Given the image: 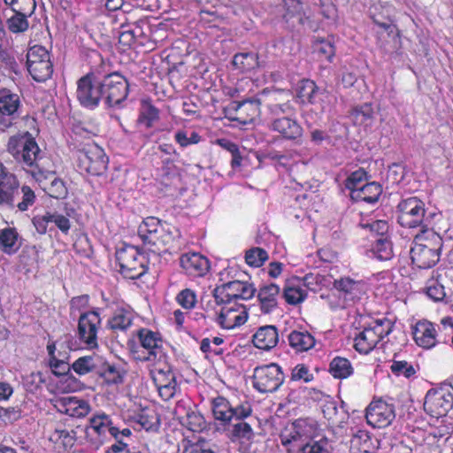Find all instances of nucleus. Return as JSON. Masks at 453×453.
I'll return each mask as SVG.
<instances>
[{
	"instance_id": "33",
	"label": "nucleus",
	"mask_w": 453,
	"mask_h": 453,
	"mask_svg": "<svg viewBox=\"0 0 453 453\" xmlns=\"http://www.w3.org/2000/svg\"><path fill=\"white\" fill-rule=\"evenodd\" d=\"M381 194V187L376 182H370L361 186L359 188L352 190L350 196L357 201L366 203H374L378 201Z\"/></svg>"
},
{
	"instance_id": "61",
	"label": "nucleus",
	"mask_w": 453,
	"mask_h": 453,
	"mask_svg": "<svg viewBox=\"0 0 453 453\" xmlns=\"http://www.w3.org/2000/svg\"><path fill=\"white\" fill-rule=\"evenodd\" d=\"M251 414V407L250 404H241L237 407H233V418L242 419L249 417Z\"/></svg>"
},
{
	"instance_id": "39",
	"label": "nucleus",
	"mask_w": 453,
	"mask_h": 453,
	"mask_svg": "<svg viewBox=\"0 0 453 453\" xmlns=\"http://www.w3.org/2000/svg\"><path fill=\"white\" fill-rule=\"evenodd\" d=\"M33 12H26V8L15 9L14 15L8 19L7 25L9 30L13 33L23 32L27 29L28 22L27 16Z\"/></svg>"
},
{
	"instance_id": "56",
	"label": "nucleus",
	"mask_w": 453,
	"mask_h": 453,
	"mask_svg": "<svg viewBox=\"0 0 453 453\" xmlns=\"http://www.w3.org/2000/svg\"><path fill=\"white\" fill-rule=\"evenodd\" d=\"M366 173L360 169L351 173V175L346 180V188L350 190L359 188L361 186L359 184L365 179Z\"/></svg>"
},
{
	"instance_id": "43",
	"label": "nucleus",
	"mask_w": 453,
	"mask_h": 453,
	"mask_svg": "<svg viewBox=\"0 0 453 453\" xmlns=\"http://www.w3.org/2000/svg\"><path fill=\"white\" fill-rule=\"evenodd\" d=\"M286 302L291 305L303 303L307 297V291L300 285L288 283L283 291Z\"/></svg>"
},
{
	"instance_id": "53",
	"label": "nucleus",
	"mask_w": 453,
	"mask_h": 453,
	"mask_svg": "<svg viewBox=\"0 0 453 453\" xmlns=\"http://www.w3.org/2000/svg\"><path fill=\"white\" fill-rule=\"evenodd\" d=\"M50 440L56 443L60 442L66 447L73 444L74 436L65 429H56L50 435Z\"/></svg>"
},
{
	"instance_id": "30",
	"label": "nucleus",
	"mask_w": 453,
	"mask_h": 453,
	"mask_svg": "<svg viewBox=\"0 0 453 453\" xmlns=\"http://www.w3.org/2000/svg\"><path fill=\"white\" fill-rule=\"evenodd\" d=\"M180 265L188 274L197 277L205 275L211 268L207 257H180Z\"/></svg>"
},
{
	"instance_id": "34",
	"label": "nucleus",
	"mask_w": 453,
	"mask_h": 453,
	"mask_svg": "<svg viewBox=\"0 0 453 453\" xmlns=\"http://www.w3.org/2000/svg\"><path fill=\"white\" fill-rule=\"evenodd\" d=\"M288 340L291 348L297 352L307 351L315 345L314 337L307 331H292Z\"/></svg>"
},
{
	"instance_id": "15",
	"label": "nucleus",
	"mask_w": 453,
	"mask_h": 453,
	"mask_svg": "<svg viewBox=\"0 0 453 453\" xmlns=\"http://www.w3.org/2000/svg\"><path fill=\"white\" fill-rule=\"evenodd\" d=\"M453 406V395L444 388L430 389L425 397L424 409L432 417L445 416Z\"/></svg>"
},
{
	"instance_id": "9",
	"label": "nucleus",
	"mask_w": 453,
	"mask_h": 453,
	"mask_svg": "<svg viewBox=\"0 0 453 453\" xmlns=\"http://www.w3.org/2000/svg\"><path fill=\"white\" fill-rule=\"evenodd\" d=\"M391 330L392 324L389 320H376L355 337L356 350L359 353L368 354L380 340L389 334Z\"/></svg>"
},
{
	"instance_id": "60",
	"label": "nucleus",
	"mask_w": 453,
	"mask_h": 453,
	"mask_svg": "<svg viewBox=\"0 0 453 453\" xmlns=\"http://www.w3.org/2000/svg\"><path fill=\"white\" fill-rule=\"evenodd\" d=\"M303 285L307 288L315 291L320 282L319 274L308 273L302 278Z\"/></svg>"
},
{
	"instance_id": "63",
	"label": "nucleus",
	"mask_w": 453,
	"mask_h": 453,
	"mask_svg": "<svg viewBox=\"0 0 453 453\" xmlns=\"http://www.w3.org/2000/svg\"><path fill=\"white\" fill-rule=\"evenodd\" d=\"M136 35L134 29L125 30L119 36V42L126 46H130L135 41Z\"/></svg>"
},
{
	"instance_id": "19",
	"label": "nucleus",
	"mask_w": 453,
	"mask_h": 453,
	"mask_svg": "<svg viewBox=\"0 0 453 453\" xmlns=\"http://www.w3.org/2000/svg\"><path fill=\"white\" fill-rule=\"evenodd\" d=\"M103 96L102 81H95L93 75L87 74L77 82V98L86 107L98 104Z\"/></svg>"
},
{
	"instance_id": "29",
	"label": "nucleus",
	"mask_w": 453,
	"mask_h": 453,
	"mask_svg": "<svg viewBox=\"0 0 453 453\" xmlns=\"http://www.w3.org/2000/svg\"><path fill=\"white\" fill-rule=\"evenodd\" d=\"M319 96L318 87L311 80H303L297 86V96L303 104H311L314 105V111H323L324 106L319 104L317 97Z\"/></svg>"
},
{
	"instance_id": "38",
	"label": "nucleus",
	"mask_w": 453,
	"mask_h": 453,
	"mask_svg": "<svg viewBox=\"0 0 453 453\" xmlns=\"http://www.w3.org/2000/svg\"><path fill=\"white\" fill-rule=\"evenodd\" d=\"M0 244L4 252H16L20 246L16 229L11 227L3 229L0 232Z\"/></svg>"
},
{
	"instance_id": "1",
	"label": "nucleus",
	"mask_w": 453,
	"mask_h": 453,
	"mask_svg": "<svg viewBox=\"0 0 453 453\" xmlns=\"http://www.w3.org/2000/svg\"><path fill=\"white\" fill-rule=\"evenodd\" d=\"M138 234L142 240L141 249L123 243L121 247L118 248L117 253H131L135 250L139 254L157 253L159 255L164 252L162 248L173 240L170 225L155 217H148L143 219L138 227Z\"/></svg>"
},
{
	"instance_id": "50",
	"label": "nucleus",
	"mask_w": 453,
	"mask_h": 453,
	"mask_svg": "<svg viewBox=\"0 0 453 453\" xmlns=\"http://www.w3.org/2000/svg\"><path fill=\"white\" fill-rule=\"evenodd\" d=\"M21 201L18 202L16 206L20 211H26L35 202V192L28 186H23L19 191Z\"/></svg>"
},
{
	"instance_id": "12",
	"label": "nucleus",
	"mask_w": 453,
	"mask_h": 453,
	"mask_svg": "<svg viewBox=\"0 0 453 453\" xmlns=\"http://www.w3.org/2000/svg\"><path fill=\"white\" fill-rule=\"evenodd\" d=\"M79 167L92 174L102 175L108 165V157L104 150L96 143H89L79 150Z\"/></svg>"
},
{
	"instance_id": "41",
	"label": "nucleus",
	"mask_w": 453,
	"mask_h": 453,
	"mask_svg": "<svg viewBox=\"0 0 453 453\" xmlns=\"http://www.w3.org/2000/svg\"><path fill=\"white\" fill-rule=\"evenodd\" d=\"M100 360L93 356H84L75 360L73 365V370L79 375H85L95 372L98 368Z\"/></svg>"
},
{
	"instance_id": "16",
	"label": "nucleus",
	"mask_w": 453,
	"mask_h": 453,
	"mask_svg": "<svg viewBox=\"0 0 453 453\" xmlns=\"http://www.w3.org/2000/svg\"><path fill=\"white\" fill-rule=\"evenodd\" d=\"M21 105L19 96L4 89L0 92V129L5 131L12 127L19 119Z\"/></svg>"
},
{
	"instance_id": "32",
	"label": "nucleus",
	"mask_w": 453,
	"mask_h": 453,
	"mask_svg": "<svg viewBox=\"0 0 453 453\" xmlns=\"http://www.w3.org/2000/svg\"><path fill=\"white\" fill-rule=\"evenodd\" d=\"M272 127L286 139L294 140L302 135V127L296 121L288 118L275 119L272 124Z\"/></svg>"
},
{
	"instance_id": "17",
	"label": "nucleus",
	"mask_w": 453,
	"mask_h": 453,
	"mask_svg": "<svg viewBox=\"0 0 453 453\" xmlns=\"http://www.w3.org/2000/svg\"><path fill=\"white\" fill-rule=\"evenodd\" d=\"M365 418L372 427H387L395 418V406L383 400L372 401L366 408Z\"/></svg>"
},
{
	"instance_id": "35",
	"label": "nucleus",
	"mask_w": 453,
	"mask_h": 453,
	"mask_svg": "<svg viewBox=\"0 0 453 453\" xmlns=\"http://www.w3.org/2000/svg\"><path fill=\"white\" fill-rule=\"evenodd\" d=\"M211 410L215 419L224 424L229 423L233 418V406L223 396H218L211 400Z\"/></svg>"
},
{
	"instance_id": "11",
	"label": "nucleus",
	"mask_w": 453,
	"mask_h": 453,
	"mask_svg": "<svg viewBox=\"0 0 453 453\" xmlns=\"http://www.w3.org/2000/svg\"><path fill=\"white\" fill-rule=\"evenodd\" d=\"M284 379L281 367L275 363H271L255 368L253 386L261 393H273L283 384Z\"/></svg>"
},
{
	"instance_id": "64",
	"label": "nucleus",
	"mask_w": 453,
	"mask_h": 453,
	"mask_svg": "<svg viewBox=\"0 0 453 453\" xmlns=\"http://www.w3.org/2000/svg\"><path fill=\"white\" fill-rule=\"evenodd\" d=\"M117 441L111 446L107 453H129L130 449L121 440L116 439Z\"/></svg>"
},
{
	"instance_id": "36",
	"label": "nucleus",
	"mask_w": 453,
	"mask_h": 453,
	"mask_svg": "<svg viewBox=\"0 0 453 453\" xmlns=\"http://www.w3.org/2000/svg\"><path fill=\"white\" fill-rule=\"evenodd\" d=\"M232 64L242 73H249L260 66L257 55L251 52L235 54Z\"/></svg>"
},
{
	"instance_id": "23",
	"label": "nucleus",
	"mask_w": 453,
	"mask_h": 453,
	"mask_svg": "<svg viewBox=\"0 0 453 453\" xmlns=\"http://www.w3.org/2000/svg\"><path fill=\"white\" fill-rule=\"evenodd\" d=\"M441 248V240L434 231L427 227V232L423 229L415 235L411 253L414 255L434 253L439 255Z\"/></svg>"
},
{
	"instance_id": "62",
	"label": "nucleus",
	"mask_w": 453,
	"mask_h": 453,
	"mask_svg": "<svg viewBox=\"0 0 453 453\" xmlns=\"http://www.w3.org/2000/svg\"><path fill=\"white\" fill-rule=\"evenodd\" d=\"M391 251L390 242L387 238L380 237L376 240V243L372 248L373 253Z\"/></svg>"
},
{
	"instance_id": "58",
	"label": "nucleus",
	"mask_w": 453,
	"mask_h": 453,
	"mask_svg": "<svg viewBox=\"0 0 453 453\" xmlns=\"http://www.w3.org/2000/svg\"><path fill=\"white\" fill-rule=\"evenodd\" d=\"M46 219H50V222L56 224V226L63 232H67L70 228L69 219L60 214H46Z\"/></svg>"
},
{
	"instance_id": "18",
	"label": "nucleus",
	"mask_w": 453,
	"mask_h": 453,
	"mask_svg": "<svg viewBox=\"0 0 453 453\" xmlns=\"http://www.w3.org/2000/svg\"><path fill=\"white\" fill-rule=\"evenodd\" d=\"M101 326V319L96 311L81 314L78 323V336L88 349L97 347V334Z\"/></svg>"
},
{
	"instance_id": "48",
	"label": "nucleus",
	"mask_w": 453,
	"mask_h": 453,
	"mask_svg": "<svg viewBox=\"0 0 453 453\" xmlns=\"http://www.w3.org/2000/svg\"><path fill=\"white\" fill-rule=\"evenodd\" d=\"M137 422L147 431L157 429L159 426V419L156 413L145 410L138 414Z\"/></svg>"
},
{
	"instance_id": "28",
	"label": "nucleus",
	"mask_w": 453,
	"mask_h": 453,
	"mask_svg": "<svg viewBox=\"0 0 453 453\" xmlns=\"http://www.w3.org/2000/svg\"><path fill=\"white\" fill-rule=\"evenodd\" d=\"M279 294L280 288L276 284L272 283L260 288L257 298L263 313L268 314L277 307Z\"/></svg>"
},
{
	"instance_id": "6",
	"label": "nucleus",
	"mask_w": 453,
	"mask_h": 453,
	"mask_svg": "<svg viewBox=\"0 0 453 453\" xmlns=\"http://www.w3.org/2000/svg\"><path fill=\"white\" fill-rule=\"evenodd\" d=\"M320 435V428L315 420L298 418L281 431L280 438L283 446L295 448Z\"/></svg>"
},
{
	"instance_id": "31",
	"label": "nucleus",
	"mask_w": 453,
	"mask_h": 453,
	"mask_svg": "<svg viewBox=\"0 0 453 453\" xmlns=\"http://www.w3.org/2000/svg\"><path fill=\"white\" fill-rule=\"evenodd\" d=\"M134 319V313L129 307H119L108 321L112 330L125 331L129 328Z\"/></svg>"
},
{
	"instance_id": "44",
	"label": "nucleus",
	"mask_w": 453,
	"mask_h": 453,
	"mask_svg": "<svg viewBox=\"0 0 453 453\" xmlns=\"http://www.w3.org/2000/svg\"><path fill=\"white\" fill-rule=\"evenodd\" d=\"M374 111L370 104L356 107L351 112V118L356 125L368 126L372 122Z\"/></svg>"
},
{
	"instance_id": "46",
	"label": "nucleus",
	"mask_w": 453,
	"mask_h": 453,
	"mask_svg": "<svg viewBox=\"0 0 453 453\" xmlns=\"http://www.w3.org/2000/svg\"><path fill=\"white\" fill-rule=\"evenodd\" d=\"M182 425L192 432H201L206 427L204 418L196 411H188L183 418Z\"/></svg>"
},
{
	"instance_id": "20",
	"label": "nucleus",
	"mask_w": 453,
	"mask_h": 453,
	"mask_svg": "<svg viewBox=\"0 0 453 453\" xmlns=\"http://www.w3.org/2000/svg\"><path fill=\"white\" fill-rule=\"evenodd\" d=\"M222 304L217 317V322L222 328L234 329L247 321L248 312L243 304L239 303Z\"/></svg>"
},
{
	"instance_id": "54",
	"label": "nucleus",
	"mask_w": 453,
	"mask_h": 453,
	"mask_svg": "<svg viewBox=\"0 0 453 453\" xmlns=\"http://www.w3.org/2000/svg\"><path fill=\"white\" fill-rule=\"evenodd\" d=\"M291 380L295 381L303 380L304 382H310L313 380V375L310 372L306 365L299 364L293 368Z\"/></svg>"
},
{
	"instance_id": "26",
	"label": "nucleus",
	"mask_w": 453,
	"mask_h": 453,
	"mask_svg": "<svg viewBox=\"0 0 453 453\" xmlns=\"http://www.w3.org/2000/svg\"><path fill=\"white\" fill-rule=\"evenodd\" d=\"M117 257V260L120 268V273L129 279H138L142 276L146 271L145 257Z\"/></svg>"
},
{
	"instance_id": "21",
	"label": "nucleus",
	"mask_w": 453,
	"mask_h": 453,
	"mask_svg": "<svg viewBox=\"0 0 453 453\" xmlns=\"http://www.w3.org/2000/svg\"><path fill=\"white\" fill-rule=\"evenodd\" d=\"M33 178L39 183L42 188L54 198H64L67 195V188L64 181L57 177L56 173L48 170L33 171Z\"/></svg>"
},
{
	"instance_id": "24",
	"label": "nucleus",
	"mask_w": 453,
	"mask_h": 453,
	"mask_svg": "<svg viewBox=\"0 0 453 453\" xmlns=\"http://www.w3.org/2000/svg\"><path fill=\"white\" fill-rule=\"evenodd\" d=\"M19 181L15 175L4 170L0 177V204L6 203L14 206L19 196Z\"/></svg>"
},
{
	"instance_id": "7",
	"label": "nucleus",
	"mask_w": 453,
	"mask_h": 453,
	"mask_svg": "<svg viewBox=\"0 0 453 453\" xmlns=\"http://www.w3.org/2000/svg\"><path fill=\"white\" fill-rule=\"evenodd\" d=\"M150 376L164 401L171 400L178 390L176 377L168 362V357L151 364Z\"/></svg>"
},
{
	"instance_id": "22",
	"label": "nucleus",
	"mask_w": 453,
	"mask_h": 453,
	"mask_svg": "<svg viewBox=\"0 0 453 453\" xmlns=\"http://www.w3.org/2000/svg\"><path fill=\"white\" fill-rule=\"evenodd\" d=\"M54 408L60 413L73 418H83L90 411L89 403L75 396H63L52 400Z\"/></svg>"
},
{
	"instance_id": "13",
	"label": "nucleus",
	"mask_w": 453,
	"mask_h": 453,
	"mask_svg": "<svg viewBox=\"0 0 453 453\" xmlns=\"http://www.w3.org/2000/svg\"><path fill=\"white\" fill-rule=\"evenodd\" d=\"M87 437L96 436L93 442L96 447L103 443V440L107 434L115 439H119V428L114 426L111 417L104 412H96L92 415L88 420V425L85 429Z\"/></svg>"
},
{
	"instance_id": "47",
	"label": "nucleus",
	"mask_w": 453,
	"mask_h": 453,
	"mask_svg": "<svg viewBox=\"0 0 453 453\" xmlns=\"http://www.w3.org/2000/svg\"><path fill=\"white\" fill-rule=\"evenodd\" d=\"M104 381L108 385H116L123 381V372L114 367L107 365L102 371H98Z\"/></svg>"
},
{
	"instance_id": "55",
	"label": "nucleus",
	"mask_w": 453,
	"mask_h": 453,
	"mask_svg": "<svg viewBox=\"0 0 453 453\" xmlns=\"http://www.w3.org/2000/svg\"><path fill=\"white\" fill-rule=\"evenodd\" d=\"M315 48L318 54L321 57H324L328 61H331V59L334 56V47L329 41L324 39L318 41L315 45Z\"/></svg>"
},
{
	"instance_id": "42",
	"label": "nucleus",
	"mask_w": 453,
	"mask_h": 453,
	"mask_svg": "<svg viewBox=\"0 0 453 453\" xmlns=\"http://www.w3.org/2000/svg\"><path fill=\"white\" fill-rule=\"evenodd\" d=\"M299 448L298 453H330L331 451L327 438L322 434L319 438L301 445Z\"/></svg>"
},
{
	"instance_id": "37",
	"label": "nucleus",
	"mask_w": 453,
	"mask_h": 453,
	"mask_svg": "<svg viewBox=\"0 0 453 453\" xmlns=\"http://www.w3.org/2000/svg\"><path fill=\"white\" fill-rule=\"evenodd\" d=\"M374 22L378 25L379 27L381 28V31L378 32L379 39L381 41V46H387V37H388L394 43L393 49H396L400 37V33L397 27L392 22H380L377 20H374Z\"/></svg>"
},
{
	"instance_id": "57",
	"label": "nucleus",
	"mask_w": 453,
	"mask_h": 453,
	"mask_svg": "<svg viewBox=\"0 0 453 453\" xmlns=\"http://www.w3.org/2000/svg\"><path fill=\"white\" fill-rule=\"evenodd\" d=\"M234 434L239 438L250 440L253 436L251 426L246 422H239L234 426Z\"/></svg>"
},
{
	"instance_id": "4",
	"label": "nucleus",
	"mask_w": 453,
	"mask_h": 453,
	"mask_svg": "<svg viewBox=\"0 0 453 453\" xmlns=\"http://www.w3.org/2000/svg\"><path fill=\"white\" fill-rule=\"evenodd\" d=\"M7 148L9 152L23 163L25 170L32 177L33 171L35 168L43 170L42 157H40L41 150L35 141L30 136H12L9 139Z\"/></svg>"
},
{
	"instance_id": "45",
	"label": "nucleus",
	"mask_w": 453,
	"mask_h": 453,
	"mask_svg": "<svg viewBox=\"0 0 453 453\" xmlns=\"http://www.w3.org/2000/svg\"><path fill=\"white\" fill-rule=\"evenodd\" d=\"M238 117L234 119L242 123L251 122L259 112L258 105L251 101H245L240 104L236 109Z\"/></svg>"
},
{
	"instance_id": "8",
	"label": "nucleus",
	"mask_w": 453,
	"mask_h": 453,
	"mask_svg": "<svg viewBox=\"0 0 453 453\" xmlns=\"http://www.w3.org/2000/svg\"><path fill=\"white\" fill-rule=\"evenodd\" d=\"M397 219L403 227L415 228L420 226L424 233L427 232L429 224L425 219L424 203L417 197H410L401 201L397 206Z\"/></svg>"
},
{
	"instance_id": "40",
	"label": "nucleus",
	"mask_w": 453,
	"mask_h": 453,
	"mask_svg": "<svg viewBox=\"0 0 453 453\" xmlns=\"http://www.w3.org/2000/svg\"><path fill=\"white\" fill-rule=\"evenodd\" d=\"M330 372L334 378L346 379L353 373V367L347 358L336 357L330 363Z\"/></svg>"
},
{
	"instance_id": "25",
	"label": "nucleus",
	"mask_w": 453,
	"mask_h": 453,
	"mask_svg": "<svg viewBox=\"0 0 453 453\" xmlns=\"http://www.w3.org/2000/svg\"><path fill=\"white\" fill-rule=\"evenodd\" d=\"M437 332L433 323L422 320L416 323L413 327L415 342L424 349H431L436 345Z\"/></svg>"
},
{
	"instance_id": "10",
	"label": "nucleus",
	"mask_w": 453,
	"mask_h": 453,
	"mask_svg": "<svg viewBox=\"0 0 453 453\" xmlns=\"http://www.w3.org/2000/svg\"><path fill=\"white\" fill-rule=\"evenodd\" d=\"M27 65L32 78L36 81H47L53 73L50 53L40 45H35L27 51Z\"/></svg>"
},
{
	"instance_id": "14",
	"label": "nucleus",
	"mask_w": 453,
	"mask_h": 453,
	"mask_svg": "<svg viewBox=\"0 0 453 453\" xmlns=\"http://www.w3.org/2000/svg\"><path fill=\"white\" fill-rule=\"evenodd\" d=\"M103 96L109 106L119 105L128 94V82L119 73H112L102 81Z\"/></svg>"
},
{
	"instance_id": "51",
	"label": "nucleus",
	"mask_w": 453,
	"mask_h": 453,
	"mask_svg": "<svg viewBox=\"0 0 453 453\" xmlns=\"http://www.w3.org/2000/svg\"><path fill=\"white\" fill-rule=\"evenodd\" d=\"M176 301L182 308L190 310L196 303V295L193 290L186 288L177 295Z\"/></svg>"
},
{
	"instance_id": "49",
	"label": "nucleus",
	"mask_w": 453,
	"mask_h": 453,
	"mask_svg": "<svg viewBox=\"0 0 453 453\" xmlns=\"http://www.w3.org/2000/svg\"><path fill=\"white\" fill-rule=\"evenodd\" d=\"M426 294L435 302L442 301L446 296L444 287L434 279L427 280Z\"/></svg>"
},
{
	"instance_id": "59",
	"label": "nucleus",
	"mask_w": 453,
	"mask_h": 453,
	"mask_svg": "<svg viewBox=\"0 0 453 453\" xmlns=\"http://www.w3.org/2000/svg\"><path fill=\"white\" fill-rule=\"evenodd\" d=\"M50 366L51 367L54 374L58 376L65 374L70 368L67 363L63 360H59L57 357H52V359H50Z\"/></svg>"
},
{
	"instance_id": "5",
	"label": "nucleus",
	"mask_w": 453,
	"mask_h": 453,
	"mask_svg": "<svg viewBox=\"0 0 453 453\" xmlns=\"http://www.w3.org/2000/svg\"><path fill=\"white\" fill-rule=\"evenodd\" d=\"M334 288L338 296H329V305L333 310L345 309L359 300L365 294L366 285L362 280H356L349 276L334 280Z\"/></svg>"
},
{
	"instance_id": "3",
	"label": "nucleus",
	"mask_w": 453,
	"mask_h": 453,
	"mask_svg": "<svg viewBox=\"0 0 453 453\" xmlns=\"http://www.w3.org/2000/svg\"><path fill=\"white\" fill-rule=\"evenodd\" d=\"M136 336L139 344H136L134 341H128L127 342V346L135 359L152 364L168 357L164 348V342L157 333L148 328H142L136 332Z\"/></svg>"
},
{
	"instance_id": "52",
	"label": "nucleus",
	"mask_w": 453,
	"mask_h": 453,
	"mask_svg": "<svg viewBox=\"0 0 453 453\" xmlns=\"http://www.w3.org/2000/svg\"><path fill=\"white\" fill-rule=\"evenodd\" d=\"M390 369L395 375L405 378H410L415 373L413 366L406 361H394Z\"/></svg>"
},
{
	"instance_id": "2",
	"label": "nucleus",
	"mask_w": 453,
	"mask_h": 453,
	"mask_svg": "<svg viewBox=\"0 0 453 453\" xmlns=\"http://www.w3.org/2000/svg\"><path fill=\"white\" fill-rule=\"evenodd\" d=\"M219 282L213 290L216 303L247 301L256 293L254 285L238 276V272L234 267H227L219 273Z\"/></svg>"
},
{
	"instance_id": "27",
	"label": "nucleus",
	"mask_w": 453,
	"mask_h": 453,
	"mask_svg": "<svg viewBox=\"0 0 453 453\" xmlns=\"http://www.w3.org/2000/svg\"><path fill=\"white\" fill-rule=\"evenodd\" d=\"M279 342L278 330L274 326H264L257 329L252 336V342L257 349L269 350Z\"/></svg>"
}]
</instances>
